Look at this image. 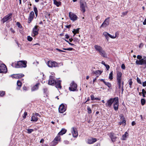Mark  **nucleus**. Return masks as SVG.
Wrapping results in <instances>:
<instances>
[{"label": "nucleus", "mask_w": 146, "mask_h": 146, "mask_svg": "<svg viewBox=\"0 0 146 146\" xmlns=\"http://www.w3.org/2000/svg\"><path fill=\"white\" fill-rule=\"evenodd\" d=\"M113 103V108L115 111L118 109L119 106V99L117 97L113 98H110V106Z\"/></svg>", "instance_id": "nucleus-1"}, {"label": "nucleus", "mask_w": 146, "mask_h": 146, "mask_svg": "<svg viewBox=\"0 0 146 146\" xmlns=\"http://www.w3.org/2000/svg\"><path fill=\"white\" fill-rule=\"evenodd\" d=\"M94 47L96 50L98 51L102 56L105 58L107 57V54L100 46L96 45Z\"/></svg>", "instance_id": "nucleus-2"}, {"label": "nucleus", "mask_w": 146, "mask_h": 146, "mask_svg": "<svg viewBox=\"0 0 146 146\" xmlns=\"http://www.w3.org/2000/svg\"><path fill=\"white\" fill-rule=\"evenodd\" d=\"M27 62L26 61H20L18 62L16 65L17 68H25L27 67Z\"/></svg>", "instance_id": "nucleus-3"}, {"label": "nucleus", "mask_w": 146, "mask_h": 146, "mask_svg": "<svg viewBox=\"0 0 146 146\" xmlns=\"http://www.w3.org/2000/svg\"><path fill=\"white\" fill-rule=\"evenodd\" d=\"M135 63L137 65L144 64L145 67L146 68V56H143V58L140 60H137L135 62Z\"/></svg>", "instance_id": "nucleus-4"}, {"label": "nucleus", "mask_w": 146, "mask_h": 146, "mask_svg": "<svg viewBox=\"0 0 146 146\" xmlns=\"http://www.w3.org/2000/svg\"><path fill=\"white\" fill-rule=\"evenodd\" d=\"M80 6L81 11L84 13L86 11V8L87 7L86 3L84 1H80Z\"/></svg>", "instance_id": "nucleus-5"}, {"label": "nucleus", "mask_w": 146, "mask_h": 146, "mask_svg": "<svg viewBox=\"0 0 146 146\" xmlns=\"http://www.w3.org/2000/svg\"><path fill=\"white\" fill-rule=\"evenodd\" d=\"M47 65L48 67L52 68L53 67H58L59 64L55 61H49L47 63Z\"/></svg>", "instance_id": "nucleus-6"}, {"label": "nucleus", "mask_w": 146, "mask_h": 146, "mask_svg": "<svg viewBox=\"0 0 146 146\" xmlns=\"http://www.w3.org/2000/svg\"><path fill=\"white\" fill-rule=\"evenodd\" d=\"M77 88V85L74 81L72 82L70 84V86L69 87V90L70 91H75Z\"/></svg>", "instance_id": "nucleus-7"}, {"label": "nucleus", "mask_w": 146, "mask_h": 146, "mask_svg": "<svg viewBox=\"0 0 146 146\" xmlns=\"http://www.w3.org/2000/svg\"><path fill=\"white\" fill-rule=\"evenodd\" d=\"M56 80L55 79L54 76H50L49 77L48 84L50 85H54L55 84V82H56Z\"/></svg>", "instance_id": "nucleus-8"}, {"label": "nucleus", "mask_w": 146, "mask_h": 146, "mask_svg": "<svg viewBox=\"0 0 146 146\" xmlns=\"http://www.w3.org/2000/svg\"><path fill=\"white\" fill-rule=\"evenodd\" d=\"M7 72V69L6 66L4 64L0 65V73H6Z\"/></svg>", "instance_id": "nucleus-9"}, {"label": "nucleus", "mask_w": 146, "mask_h": 146, "mask_svg": "<svg viewBox=\"0 0 146 146\" xmlns=\"http://www.w3.org/2000/svg\"><path fill=\"white\" fill-rule=\"evenodd\" d=\"M69 16L70 19L73 21H74L77 20V16L72 13L70 12L69 14Z\"/></svg>", "instance_id": "nucleus-10"}, {"label": "nucleus", "mask_w": 146, "mask_h": 146, "mask_svg": "<svg viewBox=\"0 0 146 146\" xmlns=\"http://www.w3.org/2000/svg\"><path fill=\"white\" fill-rule=\"evenodd\" d=\"M71 132L74 137H76L78 135V132L76 128L72 127L71 129Z\"/></svg>", "instance_id": "nucleus-11"}, {"label": "nucleus", "mask_w": 146, "mask_h": 146, "mask_svg": "<svg viewBox=\"0 0 146 146\" xmlns=\"http://www.w3.org/2000/svg\"><path fill=\"white\" fill-rule=\"evenodd\" d=\"M110 19L108 18L106 19L101 26V28H104L108 25L109 24Z\"/></svg>", "instance_id": "nucleus-12"}, {"label": "nucleus", "mask_w": 146, "mask_h": 146, "mask_svg": "<svg viewBox=\"0 0 146 146\" xmlns=\"http://www.w3.org/2000/svg\"><path fill=\"white\" fill-rule=\"evenodd\" d=\"M60 139V137L59 136H57L52 143V145L53 146L56 145L58 143V141H59Z\"/></svg>", "instance_id": "nucleus-13"}, {"label": "nucleus", "mask_w": 146, "mask_h": 146, "mask_svg": "<svg viewBox=\"0 0 146 146\" xmlns=\"http://www.w3.org/2000/svg\"><path fill=\"white\" fill-rule=\"evenodd\" d=\"M65 106L63 104H61L59 107V111L60 113H63L66 110Z\"/></svg>", "instance_id": "nucleus-14"}, {"label": "nucleus", "mask_w": 146, "mask_h": 146, "mask_svg": "<svg viewBox=\"0 0 146 146\" xmlns=\"http://www.w3.org/2000/svg\"><path fill=\"white\" fill-rule=\"evenodd\" d=\"M12 15L11 14H9L5 17L2 20L3 23H4L5 22L9 20L11 18Z\"/></svg>", "instance_id": "nucleus-15"}, {"label": "nucleus", "mask_w": 146, "mask_h": 146, "mask_svg": "<svg viewBox=\"0 0 146 146\" xmlns=\"http://www.w3.org/2000/svg\"><path fill=\"white\" fill-rule=\"evenodd\" d=\"M122 74L121 72L118 71L116 76L117 81H122Z\"/></svg>", "instance_id": "nucleus-16"}, {"label": "nucleus", "mask_w": 146, "mask_h": 146, "mask_svg": "<svg viewBox=\"0 0 146 146\" xmlns=\"http://www.w3.org/2000/svg\"><path fill=\"white\" fill-rule=\"evenodd\" d=\"M38 26H35L33 29V33L34 35V36L37 35L38 34Z\"/></svg>", "instance_id": "nucleus-17"}, {"label": "nucleus", "mask_w": 146, "mask_h": 146, "mask_svg": "<svg viewBox=\"0 0 146 146\" xmlns=\"http://www.w3.org/2000/svg\"><path fill=\"white\" fill-rule=\"evenodd\" d=\"M34 15V12L33 11H31L30 14L29 16L28 19V23H30L31 22L33 19Z\"/></svg>", "instance_id": "nucleus-18"}, {"label": "nucleus", "mask_w": 146, "mask_h": 146, "mask_svg": "<svg viewBox=\"0 0 146 146\" xmlns=\"http://www.w3.org/2000/svg\"><path fill=\"white\" fill-rule=\"evenodd\" d=\"M117 135L114 133H111V135H110L111 141L112 142L115 141L117 138Z\"/></svg>", "instance_id": "nucleus-19"}, {"label": "nucleus", "mask_w": 146, "mask_h": 146, "mask_svg": "<svg viewBox=\"0 0 146 146\" xmlns=\"http://www.w3.org/2000/svg\"><path fill=\"white\" fill-rule=\"evenodd\" d=\"M61 81L60 80L56 81V82L55 83L56 87L57 88L61 89V86L60 85Z\"/></svg>", "instance_id": "nucleus-20"}, {"label": "nucleus", "mask_w": 146, "mask_h": 146, "mask_svg": "<svg viewBox=\"0 0 146 146\" xmlns=\"http://www.w3.org/2000/svg\"><path fill=\"white\" fill-rule=\"evenodd\" d=\"M96 141L97 139L95 138H93L92 139H88L87 141V143L89 144H91L95 142Z\"/></svg>", "instance_id": "nucleus-21"}, {"label": "nucleus", "mask_w": 146, "mask_h": 146, "mask_svg": "<svg viewBox=\"0 0 146 146\" xmlns=\"http://www.w3.org/2000/svg\"><path fill=\"white\" fill-rule=\"evenodd\" d=\"M103 35L106 38L107 41L109 40V37H110V34L106 32H104L103 33Z\"/></svg>", "instance_id": "nucleus-22"}, {"label": "nucleus", "mask_w": 146, "mask_h": 146, "mask_svg": "<svg viewBox=\"0 0 146 146\" xmlns=\"http://www.w3.org/2000/svg\"><path fill=\"white\" fill-rule=\"evenodd\" d=\"M38 118L37 117H36V115H34L33 114V115L31 117V121L34 122L38 120Z\"/></svg>", "instance_id": "nucleus-23"}, {"label": "nucleus", "mask_w": 146, "mask_h": 146, "mask_svg": "<svg viewBox=\"0 0 146 146\" xmlns=\"http://www.w3.org/2000/svg\"><path fill=\"white\" fill-rule=\"evenodd\" d=\"M39 83L37 84L36 85L34 86L31 89L32 91H34L37 90L38 89Z\"/></svg>", "instance_id": "nucleus-24"}, {"label": "nucleus", "mask_w": 146, "mask_h": 146, "mask_svg": "<svg viewBox=\"0 0 146 146\" xmlns=\"http://www.w3.org/2000/svg\"><path fill=\"white\" fill-rule=\"evenodd\" d=\"M102 72L100 70H97L95 71H94L92 72V73L94 74H95L96 75H100L102 73Z\"/></svg>", "instance_id": "nucleus-25"}, {"label": "nucleus", "mask_w": 146, "mask_h": 146, "mask_svg": "<svg viewBox=\"0 0 146 146\" xmlns=\"http://www.w3.org/2000/svg\"><path fill=\"white\" fill-rule=\"evenodd\" d=\"M66 131V130L65 129H62L61 131L58 134L59 135H63L65 134Z\"/></svg>", "instance_id": "nucleus-26"}, {"label": "nucleus", "mask_w": 146, "mask_h": 146, "mask_svg": "<svg viewBox=\"0 0 146 146\" xmlns=\"http://www.w3.org/2000/svg\"><path fill=\"white\" fill-rule=\"evenodd\" d=\"M80 29L79 28H78L76 29H74L72 31V32L74 33V35L73 36H74V35L76 33H78L79 32V30Z\"/></svg>", "instance_id": "nucleus-27"}, {"label": "nucleus", "mask_w": 146, "mask_h": 146, "mask_svg": "<svg viewBox=\"0 0 146 146\" xmlns=\"http://www.w3.org/2000/svg\"><path fill=\"white\" fill-rule=\"evenodd\" d=\"M122 81H117V85L118 86L119 88L120 89L121 88L122 86Z\"/></svg>", "instance_id": "nucleus-28"}, {"label": "nucleus", "mask_w": 146, "mask_h": 146, "mask_svg": "<svg viewBox=\"0 0 146 146\" xmlns=\"http://www.w3.org/2000/svg\"><path fill=\"white\" fill-rule=\"evenodd\" d=\"M128 133L127 132H126L125 133L122 135V139L123 140H125L126 139V138L128 136Z\"/></svg>", "instance_id": "nucleus-29"}, {"label": "nucleus", "mask_w": 146, "mask_h": 146, "mask_svg": "<svg viewBox=\"0 0 146 146\" xmlns=\"http://www.w3.org/2000/svg\"><path fill=\"white\" fill-rule=\"evenodd\" d=\"M54 1V4L57 6V7L59 6L61 4L60 2H58L56 0H53Z\"/></svg>", "instance_id": "nucleus-30"}, {"label": "nucleus", "mask_w": 146, "mask_h": 146, "mask_svg": "<svg viewBox=\"0 0 146 146\" xmlns=\"http://www.w3.org/2000/svg\"><path fill=\"white\" fill-rule=\"evenodd\" d=\"M122 121H121V123H122L123 125H125L126 124V121L124 119V118L123 117H121Z\"/></svg>", "instance_id": "nucleus-31"}, {"label": "nucleus", "mask_w": 146, "mask_h": 146, "mask_svg": "<svg viewBox=\"0 0 146 146\" xmlns=\"http://www.w3.org/2000/svg\"><path fill=\"white\" fill-rule=\"evenodd\" d=\"M117 35H118V33L117 32L115 33L114 36H112L110 35V38H115L117 37Z\"/></svg>", "instance_id": "nucleus-32"}, {"label": "nucleus", "mask_w": 146, "mask_h": 146, "mask_svg": "<svg viewBox=\"0 0 146 146\" xmlns=\"http://www.w3.org/2000/svg\"><path fill=\"white\" fill-rule=\"evenodd\" d=\"M128 82H129L128 84H129V87L130 88H132L131 85L133 83V82L132 81L131 79H130L128 81Z\"/></svg>", "instance_id": "nucleus-33"}, {"label": "nucleus", "mask_w": 146, "mask_h": 146, "mask_svg": "<svg viewBox=\"0 0 146 146\" xmlns=\"http://www.w3.org/2000/svg\"><path fill=\"white\" fill-rule=\"evenodd\" d=\"M5 94V92L4 91H0V96L3 97Z\"/></svg>", "instance_id": "nucleus-34"}, {"label": "nucleus", "mask_w": 146, "mask_h": 146, "mask_svg": "<svg viewBox=\"0 0 146 146\" xmlns=\"http://www.w3.org/2000/svg\"><path fill=\"white\" fill-rule=\"evenodd\" d=\"M141 103L142 106L144 105L145 103V101L144 99H142L141 100Z\"/></svg>", "instance_id": "nucleus-35"}, {"label": "nucleus", "mask_w": 146, "mask_h": 146, "mask_svg": "<svg viewBox=\"0 0 146 146\" xmlns=\"http://www.w3.org/2000/svg\"><path fill=\"white\" fill-rule=\"evenodd\" d=\"M27 133L29 134L31 133L34 131V129H27Z\"/></svg>", "instance_id": "nucleus-36"}, {"label": "nucleus", "mask_w": 146, "mask_h": 146, "mask_svg": "<svg viewBox=\"0 0 146 146\" xmlns=\"http://www.w3.org/2000/svg\"><path fill=\"white\" fill-rule=\"evenodd\" d=\"M17 84L18 86L20 87L22 85V83L20 81L18 80L17 82Z\"/></svg>", "instance_id": "nucleus-37"}, {"label": "nucleus", "mask_w": 146, "mask_h": 146, "mask_svg": "<svg viewBox=\"0 0 146 146\" xmlns=\"http://www.w3.org/2000/svg\"><path fill=\"white\" fill-rule=\"evenodd\" d=\"M11 76L13 78H15L18 79L19 77L18 76V75H17V74H14L13 75H12Z\"/></svg>", "instance_id": "nucleus-38"}, {"label": "nucleus", "mask_w": 146, "mask_h": 146, "mask_svg": "<svg viewBox=\"0 0 146 146\" xmlns=\"http://www.w3.org/2000/svg\"><path fill=\"white\" fill-rule=\"evenodd\" d=\"M27 40L29 41H31L33 40V38L29 36H27Z\"/></svg>", "instance_id": "nucleus-39"}, {"label": "nucleus", "mask_w": 146, "mask_h": 146, "mask_svg": "<svg viewBox=\"0 0 146 146\" xmlns=\"http://www.w3.org/2000/svg\"><path fill=\"white\" fill-rule=\"evenodd\" d=\"M19 77V78L23 77L24 76V75L21 74H17Z\"/></svg>", "instance_id": "nucleus-40"}, {"label": "nucleus", "mask_w": 146, "mask_h": 146, "mask_svg": "<svg viewBox=\"0 0 146 146\" xmlns=\"http://www.w3.org/2000/svg\"><path fill=\"white\" fill-rule=\"evenodd\" d=\"M87 110H88V113H91L92 112L90 108L88 107L87 108Z\"/></svg>", "instance_id": "nucleus-41"}, {"label": "nucleus", "mask_w": 146, "mask_h": 146, "mask_svg": "<svg viewBox=\"0 0 146 146\" xmlns=\"http://www.w3.org/2000/svg\"><path fill=\"white\" fill-rule=\"evenodd\" d=\"M137 82L140 84H141L142 83L141 80L138 77L137 78Z\"/></svg>", "instance_id": "nucleus-42"}, {"label": "nucleus", "mask_w": 146, "mask_h": 146, "mask_svg": "<svg viewBox=\"0 0 146 146\" xmlns=\"http://www.w3.org/2000/svg\"><path fill=\"white\" fill-rule=\"evenodd\" d=\"M124 85V82L123 81L122 83V86L121 88V91H122V93H123V92L124 90V89H123V85Z\"/></svg>", "instance_id": "nucleus-43"}, {"label": "nucleus", "mask_w": 146, "mask_h": 146, "mask_svg": "<svg viewBox=\"0 0 146 146\" xmlns=\"http://www.w3.org/2000/svg\"><path fill=\"white\" fill-rule=\"evenodd\" d=\"M27 112H25L23 116V117L24 119H25L26 118V116L27 115Z\"/></svg>", "instance_id": "nucleus-44"}, {"label": "nucleus", "mask_w": 146, "mask_h": 146, "mask_svg": "<svg viewBox=\"0 0 146 146\" xmlns=\"http://www.w3.org/2000/svg\"><path fill=\"white\" fill-rule=\"evenodd\" d=\"M104 83L108 87H110V83L108 82H104Z\"/></svg>", "instance_id": "nucleus-45"}, {"label": "nucleus", "mask_w": 146, "mask_h": 146, "mask_svg": "<svg viewBox=\"0 0 146 146\" xmlns=\"http://www.w3.org/2000/svg\"><path fill=\"white\" fill-rule=\"evenodd\" d=\"M121 68L123 69H125V67L124 64H123L121 66Z\"/></svg>", "instance_id": "nucleus-46"}, {"label": "nucleus", "mask_w": 146, "mask_h": 146, "mask_svg": "<svg viewBox=\"0 0 146 146\" xmlns=\"http://www.w3.org/2000/svg\"><path fill=\"white\" fill-rule=\"evenodd\" d=\"M137 59L140 60H141V59H142V57L141 56H140V55H137Z\"/></svg>", "instance_id": "nucleus-47"}, {"label": "nucleus", "mask_w": 146, "mask_h": 146, "mask_svg": "<svg viewBox=\"0 0 146 146\" xmlns=\"http://www.w3.org/2000/svg\"><path fill=\"white\" fill-rule=\"evenodd\" d=\"M34 11L35 13L38 12L37 8L35 6L34 7Z\"/></svg>", "instance_id": "nucleus-48"}, {"label": "nucleus", "mask_w": 146, "mask_h": 146, "mask_svg": "<svg viewBox=\"0 0 146 146\" xmlns=\"http://www.w3.org/2000/svg\"><path fill=\"white\" fill-rule=\"evenodd\" d=\"M112 75V72H111L110 73V80H111L113 79Z\"/></svg>", "instance_id": "nucleus-49"}, {"label": "nucleus", "mask_w": 146, "mask_h": 146, "mask_svg": "<svg viewBox=\"0 0 146 146\" xmlns=\"http://www.w3.org/2000/svg\"><path fill=\"white\" fill-rule=\"evenodd\" d=\"M105 66L106 67V68L107 69V70H108L110 68V66L109 65L106 64Z\"/></svg>", "instance_id": "nucleus-50"}, {"label": "nucleus", "mask_w": 146, "mask_h": 146, "mask_svg": "<svg viewBox=\"0 0 146 146\" xmlns=\"http://www.w3.org/2000/svg\"><path fill=\"white\" fill-rule=\"evenodd\" d=\"M17 25L19 28H21V27H22L20 23L18 22L17 23Z\"/></svg>", "instance_id": "nucleus-51"}, {"label": "nucleus", "mask_w": 146, "mask_h": 146, "mask_svg": "<svg viewBox=\"0 0 146 146\" xmlns=\"http://www.w3.org/2000/svg\"><path fill=\"white\" fill-rule=\"evenodd\" d=\"M106 105L107 106H110V100H108L107 103L106 104Z\"/></svg>", "instance_id": "nucleus-52"}, {"label": "nucleus", "mask_w": 146, "mask_h": 146, "mask_svg": "<svg viewBox=\"0 0 146 146\" xmlns=\"http://www.w3.org/2000/svg\"><path fill=\"white\" fill-rule=\"evenodd\" d=\"M127 11L123 12L122 13V15L123 16H124L126 15L127 14Z\"/></svg>", "instance_id": "nucleus-53"}, {"label": "nucleus", "mask_w": 146, "mask_h": 146, "mask_svg": "<svg viewBox=\"0 0 146 146\" xmlns=\"http://www.w3.org/2000/svg\"><path fill=\"white\" fill-rule=\"evenodd\" d=\"M34 115H36V117H37V116H39V117H40V114H39L38 113H33Z\"/></svg>", "instance_id": "nucleus-54"}, {"label": "nucleus", "mask_w": 146, "mask_h": 146, "mask_svg": "<svg viewBox=\"0 0 146 146\" xmlns=\"http://www.w3.org/2000/svg\"><path fill=\"white\" fill-rule=\"evenodd\" d=\"M91 100H94L95 98H94V96L93 95H91Z\"/></svg>", "instance_id": "nucleus-55"}, {"label": "nucleus", "mask_w": 146, "mask_h": 146, "mask_svg": "<svg viewBox=\"0 0 146 146\" xmlns=\"http://www.w3.org/2000/svg\"><path fill=\"white\" fill-rule=\"evenodd\" d=\"M142 85L143 86H146V81L143 82Z\"/></svg>", "instance_id": "nucleus-56"}, {"label": "nucleus", "mask_w": 146, "mask_h": 146, "mask_svg": "<svg viewBox=\"0 0 146 146\" xmlns=\"http://www.w3.org/2000/svg\"><path fill=\"white\" fill-rule=\"evenodd\" d=\"M142 93H144V94H146V91H145V90L144 89H143L142 90Z\"/></svg>", "instance_id": "nucleus-57"}, {"label": "nucleus", "mask_w": 146, "mask_h": 146, "mask_svg": "<svg viewBox=\"0 0 146 146\" xmlns=\"http://www.w3.org/2000/svg\"><path fill=\"white\" fill-rule=\"evenodd\" d=\"M98 76H97L95 78H94L93 79V84L95 82V81L96 80L97 78H98Z\"/></svg>", "instance_id": "nucleus-58"}, {"label": "nucleus", "mask_w": 146, "mask_h": 146, "mask_svg": "<svg viewBox=\"0 0 146 146\" xmlns=\"http://www.w3.org/2000/svg\"><path fill=\"white\" fill-rule=\"evenodd\" d=\"M73 49L72 48H67V50H72Z\"/></svg>", "instance_id": "nucleus-59"}, {"label": "nucleus", "mask_w": 146, "mask_h": 146, "mask_svg": "<svg viewBox=\"0 0 146 146\" xmlns=\"http://www.w3.org/2000/svg\"><path fill=\"white\" fill-rule=\"evenodd\" d=\"M65 38L66 39H68L69 38V36L68 35H65Z\"/></svg>", "instance_id": "nucleus-60"}, {"label": "nucleus", "mask_w": 146, "mask_h": 146, "mask_svg": "<svg viewBox=\"0 0 146 146\" xmlns=\"http://www.w3.org/2000/svg\"><path fill=\"white\" fill-rule=\"evenodd\" d=\"M143 24L144 25H145L146 24V19H145L144 22L143 23Z\"/></svg>", "instance_id": "nucleus-61"}, {"label": "nucleus", "mask_w": 146, "mask_h": 146, "mask_svg": "<svg viewBox=\"0 0 146 146\" xmlns=\"http://www.w3.org/2000/svg\"><path fill=\"white\" fill-rule=\"evenodd\" d=\"M135 124V121H132L131 123V125H132L133 126Z\"/></svg>", "instance_id": "nucleus-62"}, {"label": "nucleus", "mask_w": 146, "mask_h": 146, "mask_svg": "<svg viewBox=\"0 0 146 146\" xmlns=\"http://www.w3.org/2000/svg\"><path fill=\"white\" fill-rule=\"evenodd\" d=\"M143 46V44L142 43H141L139 45V48L142 47Z\"/></svg>", "instance_id": "nucleus-63"}, {"label": "nucleus", "mask_w": 146, "mask_h": 146, "mask_svg": "<svg viewBox=\"0 0 146 146\" xmlns=\"http://www.w3.org/2000/svg\"><path fill=\"white\" fill-rule=\"evenodd\" d=\"M23 89L24 90H27V88L25 86H24L23 88Z\"/></svg>", "instance_id": "nucleus-64"}]
</instances>
